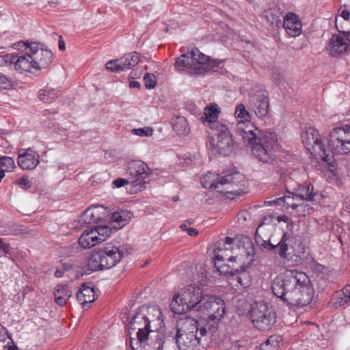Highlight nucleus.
<instances>
[{
	"mask_svg": "<svg viewBox=\"0 0 350 350\" xmlns=\"http://www.w3.org/2000/svg\"><path fill=\"white\" fill-rule=\"evenodd\" d=\"M178 313L183 317H176V334H197L200 337L204 336L207 333V328L205 327H199V323L194 319Z\"/></svg>",
	"mask_w": 350,
	"mask_h": 350,
	"instance_id": "nucleus-18",
	"label": "nucleus"
},
{
	"mask_svg": "<svg viewBox=\"0 0 350 350\" xmlns=\"http://www.w3.org/2000/svg\"><path fill=\"white\" fill-rule=\"evenodd\" d=\"M301 200V198L296 195L288 193V195H285L282 198H277L274 202L278 206H283L287 211L291 209V211H293L296 204L299 203Z\"/></svg>",
	"mask_w": 350,
	"mask_h": 350,
	"instance_id": "nucleus-35",
	"label": "nucleus"
},
{
	"mask_svg": "<svg viewBox=\"0 0 350 350\" xmlns=\"http://www.w3.org/2000/svg\"><path fill=\"white\" fill-rule=\"evenodd\" d=\"M5 55H0V66H3L4 64H9V62L5 61V59L4 58Z\"/></svg>",
	"mask_w": 350,
	"mask_h": 350,
	"instance_id": "nucleus-57",
	"label": "nucleus"
},
{
	"mask_svg": "<svg viewBox=\"0 0 350 350\" xmlns=\"http://www.w3.org/2000/svg\"><path fill=\"white\" fill-rule=\"evenodd\" d=\"M273 293L289 306L303 308L309 305L314 291L307 274L297 269H286L272 282Z\"/></svg>",
	"mask_w": 350,
	"mask_h": 350,
	"instance_id": "nucleus-2",
	"label": "nucleus"
},
{
	"mask_svg": "<svg viewBox=\"0 0 350 350\" xmlns=\"http://www.w3.org/2000/svg\"><path fill=\"white\" fill-rule=\"evenodd\" d=\"M96 234L93 228L84 230L78 240L80 246L83 249H90L100 243Z\"/></svg>",
	"mask_w": 350,
	"mask_h": 350,
	"instance_id": "nucleus-30",
	"label": "nucleus"
},
{
	"mask_svg": "<svg viewBox=\"0 0 350 350\" xmlns=\"http://www.w3.org/2000/svg\"><path fill=\"white\" fill-rule=\"evenodd\" d=\"M266 226L264 224H260L256 230V241L258 244L262 245L265 248L271 250L275 249L277 253L281 257H286L288 250V242L289 237L286 232L282 233V238L280 241L273 239V236L270 237L268 239L263 238V232Z\"/></svg>",
	"mask_w": 350,
	"mask_h": 350,
	"instance_id": "nucleus-14",
	"label": "nucleus"
},
{
	"mask_svg": "<svg viewBox=\"0 0 350 350\" xmlns=\"http://www.w3.org/2000/svg\"><path fill=\"white\" fill-rule=\"evenodd\" d=\"M234 239L230 237H226L224 239H221L216 243L217 248L215 250H221L223 254H225V250L229 249L232 251V245Z\"/></svg>",
	"mask_w": 350,
	"mask_h": 350,
	"instance_id": "nucleus-44",
	"label": "nucleus"
},
{
	"mask_svg": "<svg viewBox=\"0 0 350 350\" xmlns=\"http://www.w3.org/2000/svg\"><path fill=\"white\" fill-rule=\"evenodd\" d=\"M247 1L251 3L252 1V0H246Z\"/></svg>",
	"mask_w": 350,
	"mask_h": 350,
	"instance_id": "nucleus-62",
	"label": "nucleus"
},
{
	"mask_svg": "<svg viewBox=\"0 0 350 350\" xmlns=\"http://www.w3.org/2000/svg\"><path fill=\"white\" fill-rule=\"evenodd\" d=\"M11 247L9 244L5 243L3 239L0 238V253L9 254Z\"/></svg>",
	"mask_w": 350,
	"mask_h": 350,
	"instance_id": "nucleus-54",
	"label": "nucleus"
},
{
	"mask_svg": "<svg viewBox=\"0 0 350 350\" xmlns=\"http://www.w3.org/2000/svg\"><path fill=\"white\" fill-rule=\"evenodd\" d=\"M200 336L190 334H176V346L179 350H198Z\"/></svg>",
	"mask_w": 350,
	"mask_h": 350,
	"instance_id": "nucleus-27",
	"label": "nucleus"
},
{
	"mask_svg": "<svg viewBox=\"0 0 350 350\" xmlns=\"http://www.w3.org/2000/svg\"><path fill=\"white\" fill-rule=\"evenodd\" d=\"M328 146L335 154L350 153V125L333 129L329 132Z\"/></svg>",
	"mask_w": 350,
	"mask_h": 350,
	"instance_id": "nucleus-10",
	"label": "nucleus"
},
{
	"mask_svg": "<svg viewBox=\"0 0 350 350\" xmlns=\"http://www.w3.org/2000/svg\"><path fill=\"white\" fill-rule=\"evenodd\" d=\"M16 183L25 190L29 189L31 187V182L27 176H23L16 181Z\"/></svg>",
	"mask_w": 350,
	"mask_h": 350,
	"instance_id": "nucleus-51",
	"label": "nucleus"
},
{
	"mask_svg": "<svg viewBox=\"0 0 350 350\" xmlns=\"http://www.w3.org/2000/svg\"><path fill=\"white\" fill-rule=\"evenodd\" d=\"M219 113V108L216 104L207 105L204 108V116L201 118L204 122L215 123Z\"/></svg>",
	"mask_w": 350,
	"mask_h": 350,
	"instance_id": "nucleus-38",
	"label": "nucleus"
},
{
	"mask_svg": "<svg viewBox=\"0 0 350 350\" xmlns=\"http://www.w3.org/2000/svg\"><path fill=\"white\" fill-rule=\"evenodd\" d=\"M271 338V337H270V338L267 340V342H270Z\"/></svg>",
	"mask_w": 350,
	"mask_h": 350,
	"instance_id": "nucleus-61",
	"label": "nucleus"
},
{
	"mask_svg": "<svg viewBox=\"0 0 350 350\" xmlns=\"http://www.w3.org/2000/svg\"><path fill=\"white\" fill-rule=\"evenodd\" d=\"M336 27L339 34L333 35L329 40L326 49L332 57H337L350 51V31H345L338 25V18H335Z\"/></svg>",
	"mask_w": 350,
	"mask_h": 350,
	"instance_id": "nucleus-13",
	"label": "nucleus"
},
{
	"mask_svg": "<svg viewBox=\"0 0 350 350\" xmlns=\"http://www.w3.org/2000/svg\"><path fill=\"white\" fill-rule=\"evenodd\" d=\"M105 211L103 206H90L80 216L79 221L86 224L97 223L105 219Z\"/></svg>",
	"mask_w": 350,
	"mask_h": 350,
	"instance_id": "nucleus-26",
	"label": "nucleus"
},
{
	"mask_svg": "<svg viewBox=\"0 0 350 350\" xmlns=\"http://www.w3.org/2000/svg\"><path fill=\"white\" fill-rule=\"evenodd\" d=\"M290 219L286 215H280L278 217V221H284L286 223L289 222Z\"/></svg>",
	"mask_w": 350,
	"mask_h": 350,
	"instance_id": "nucleus-55",
	"label": "nucleus"
},
{
	"mask_svg": "<svg viewBox=\"0 0 350 350\" xmlns=\"http://www.w3.org/2000/svg\"><path fill=\"white\" fill-rule=\"evenodd\" d=\"M223 65V60L211 59L198 49H193L176 58V69L193 75H204Z\"/></svg>",
	"mask_w": 350,
	"mask_h": 350,
	"instance_id": "nucleus-4",
	"label": "nucleus"
},
{
	"mask_svg": "<svg viewBox=\"0 0 350 350\" xmlns=\"http://www.w3.org/2000/svg\"><path fill=\"white\" fill-rule=\"evenodd\" d=\"M146 309L139 307L133 317L129 325L133 331L137 330V339L131 338L130 346L132 350H161L163 345L170 342L172 343L174 337H163L159 332L156 334L155 340L149 337L150 332H154L146 319Z\"/></svg>",
	"mask_w": 350,
	"mask_h": 350,
	"instance_id": "nucleus-3",
	"label": "nucleus"
},
{
	"mask_svg": "<svg viewBox=\"0 0 350 350\" xmlns=\"http://www.w3.org/2000/svg\"><path fill=\"white\" fill-rule=\"evenodd\" d=\"M234 116L238 119V121L251 120V115L243 104H239L237 105L234 111Z\"/></svg>",
	"mask_w": 350,
	"mask_h": 350,
	"instance_id": "nucleus-40",
	"label": "nucleus"
},
{
	"mask_svg": "<svg viewBox=\"0 0 350 350\" xmlns=\"http://www.w3.org/2000/svg\"><path fill=\"white\" fill-rule=\"evenodd\" d=\"M229 254L228 252L223 254L221 250H215L214 252V264L217 272L220 275H234L230 263H226L228 261Z\"/></svg>",
	"mask_w": 350,
	"mask_h": 350,
	"instance_id": "nucleus-28",
	"label": "nucleus"
},
{
	"mask_svg": "<svg viewBox=\"0 0 350 350\" xmlns=\"http://www.w3.org/2000/svg\"><path fill=\"white\" fill-rule=\"evenodd\" d=\"M150 173V170L145 163L140 161L129 163L126 174L135 192L141 191L144 187L145 179Z\"/></svg>",
	"mask_w": 350,
	"mask_h": 350,
	"instance_id": "nucleus-15",
	"label": "nucleus"
},
{
	"mask_svg": "<svg viewBox=\"0 0 350 350\" xmlns=\"http://www.w3.org/2000/svg\"><path fill=\"white\" fill-rule=\"evenodd\" d=\"M191 310L205 319L210 331H214L226 313V304L222 298L204 293L198 286L189 285L176 293V314Z\"/></svg>",
	"mask_w": 350,
	"mask_h": 350,
	"instance_id": "nucleus-1",
	"label": "nucleus"
},
{
	"mask_svg": "<svg viewBox=\"0 0 350 350\" xmlns=\"http://www.w3.org/2000/svg\"><path fill=\"white\" fill-rule=\"evenodd\" d=\"M178 159L179 163H176V165H179L183 167L190 165L193 161L191 154H189L188 156L185 154V157H179Z\"/></svg>",
	"mask_w": 350,
	"mask_h": 350,
	"instance_id": "nucleus-53",
	"label": "nucleus"
},
{
	"mask_svg": "<svg viewBox=\"0 0 350 350\" xmlns=\"http://www.w3.org/2000/svg\"><path fill=\"white\" fill-rule=\"evenodd\" d=\"M28 45L30 57L33 59L34 63V70L46 68L52 63L53 54L51 51L36 42H31Z\"/></svg>",
	"mask_w": 350,
	"mask_h": 350,
	"instance_id": "nucleus-17",
	"label": "nucleus"
},
{
	"mask_svg": "<svg viewBox=\"0 0 350 350\" xmlns=\"http://www.w3.org/2000/svg\"><path fill=\"white\" fill-rule=\"evenodd\" d=\"M0 168L4 172H13L16 168L14 160L10 157H1L0 158Z\"/></svg>",
	"mask_w": 350,
	"mask_h": 350,
	"instance_id": "nucleus-41",
	"label": "nucleus"
},
{
	"mask_svg": "<svg viewBox=\"0 0 350 350\" xmlns=\"http://www.w3.org/2000/svg\"><path fill=\"white\" fill-rule=\"evenodd\" d=\"M224 176H221L217 174L208 172L202 176L201 178V184L202 187L208 189H215L219 193V185H221L223 181H221Z\"/></svg>",
	"mask_w": 350,
	"mask_h": 350,
	"instance_id": "nucleus-32",
	"label": "nucleus"
},
{
	"mask_svg": "<svg viewBox=\"0 0 350 350\" xmlns=\"http://www.w3.org/2000/svg\"><path fill=\"white\" fill-rule=\"evenodd\" d=\"M76 298L83 307L92 303L96 299L94 288L87 286L85 284H82L76 293Z\"/></svg>",
	"mask_w": 350,
	"mask_h": 350,
	"instance_id": "nucleus-29",
	"label": "nucleus"
},
{
	"mask_svg": "<svg viewBox=\"0 0 350 350\" xmlns=\"http://www.w3.org/2000/svg\"><path fill=\"white\" fill-rule=\"evenodd\" d=\"M24 47V53H8L5 54V61L9 62L10 66H13L14 68L22 73L23 72H33L34 70V63L33 59L30 57L28 43L23 41L15 43L14 49H21Z\"/></svg>",
	"mask_w": 350,
	"mask_h": 350,
	"instance_id": "nucleus-11",
	"label": "nucleus"
},
{
	"mask_svg": "<svg viewBox=\"0 0 350 350\" xmlns=\"http://www.w3.org/2000/svg\"><path fill=\"white\" fill-rule=\"evenodd\" d=\"M58 91L50 88H46L39 91L40 100L45 103L52 102L58 97Z\"/></svg>",
	"mask_w": 350,
	"mask_h": 350,
	"instance_id": "nucleus-39",
	"label": "nucleus"
},
{
	"mask_svg": "<svg viewBox=\"0 0 350 350\" xmlns=\"http://www.w3.org/2000/svg\"><path fill=\"white\" fill-rule=\"evenodd\" d=\"M139 62V55L137 53H128L123 57L110 60L106 64L107 70L113 72H120L131 69Z\"/></svg>",
	"mask_w": 350,
	"mask_h": 350,
	"instance_id": "nucleus-19",
	"label": "nucleus"
},
{
	"mask_svg": "<svg viewBox=\"0 0 350 350\" xmlns=\"http://www.w3.org/2000/svg\"><path fill=\"white\" fill-rule=\"evenodd\" d=\"M265 17L269 22L276 27H279L282 24V20L284 18L282 12L278 6H274L267 10Z\"/></svg>",
	"mask_w": 350,
	"mask_h": 350,
	"instance_id": "nucleus-37",
	"label": "nucleus"
},
{
	"mask_svg": "<svg viewBox=\"0 0 350 350\" xmlns=\"http://www.w3.org/2000/svg\"><path fill=\"white\" fill-rule=\"evenodd\" d=\"M221 181L223 182L218 185L220 193L240 196L245 188V177L239 172L229 174L224 176Z\"/></svg>",
	"mask_w": 350,
	"mask_h": 350,
	"instance_id": "nucleus-16",
	"label": "nucleus"
},
{
	"mask_svg": "<svg viewBox=\"0 0 350 350\" xmlns=\"http://www.w3.org/2000/svg\"><path fill=\"white\" fill-rule=\"evenodd\" d=\"M129 87L131 88H139L140 87V83L137 81H132L129 83Z\"/></svg>",
	"mask_w": 350,
	"mask_h": 350,
	"instance_id": "nucleus-56",
	"label": "nucleus"
},
{
	"mask_svg": "<svg viewBox=\"0 0 350 350\" xmlns=\"http://www.w3.org/2000/svg\"><path fill=\"white\" fill-rule=\"evenodd\" d=\"M247 248L244 246L239 247V253L235 256L232 255V252L229 249L225 250V253L229 254L228 262L230 263L234 275L237 273L245 271L251 262L254 260V249L253 243L248 239L247 241Z\"/></svg>",
	"mask_w": 350,
	"mask_h": 350,
	"instance_id": "nucleus-12",
	"label": "nucleus"
},
{
	"mask_svg": "<svg viewBox=\"0 0 350 350\" xmlns=\"http://www.w3.org/2000/svg\"><path fill=\"white\" fill-rule=\"evenodd\" d=\"M71 295V289L66 284L57 285L54 291L55 302L60 306H64Z\"/></svg>",
	"mask_w": 350,
	"mask_h": 350,
	"instance_id": "nucleus-33",
	"label": "nucleus"
},
{
	"mask_svg": "<svg viewBox=\"0 0 350 350\" xmlns=\"http://www.w3.org/2000/svg\"><path fill=\"white\" fill-rule=\"evenodd\" d=\"M93 230H96L100 243L103 242L111 234V228L108 226H98Z\"/></svg>",
	"mask_w": 350,
	"mask_h": 350,
	"instance_id": "nucleus-42",
	"label": "nucleus"
},
{
	"mask_svg": "<svg viewBox=\"0 0 350 350\" xmlns=\"http://www.w3.org/2000/svg\"><path fill=\"white\" fill-rule=\"evenodd\" d=\"M250 318L254 326L262 331L269 330L275 323V314L263 301L252 305Z\"/></svg>",
	"mask_w": 350,
	"mask_h": 350,
	"instance_id": "nucleus-9",
	"label": "nucleus"
},
{
	"mask_svg": "<svg viewBox=\"0 0 350 350\" xmlns=\"http://www.w3.org/2000/svg\"><path fill=\"white\" fill-rule=\"evenodd\" d=\"M131 183L129 178H117L112 182V187L113 188H120L123 186H125L128 184Z\"/></svg>",
	"mask_w": 350,
	"mask_h": 350,
	"instance_id": "nucleus-52",
	"label": "nucleus"
},
{
	"mask_svg": "<svg viewBox=\"0 0 350 350\" xmlns=\"http://www.w3.org/2000/svg\"><path fill=\"white\" fill-rule=\"evenodd\" d=\"M144 81L148 89H152L156 85L155 77L152 74L146 73L144 77Z\"/></svg>",
	"mask_w": 350,
	"mask_h": 350,
	"instance_id": "nucleus-50",
	"label": "nucleus"
},
{
	"mask_svg": "<svg viewBox=\"0 0 350 350\" xmlns=\"http://www.w3.org/2000/svg\"><path fill=\"white\" fill-rule=\"evenodd\" d=\"M206 146L215 153L230 154L232 152L233 142L228 127L217 123L216 133L210 137Z\"/></svg>",
	"mask_w": 350,
	"mask_h": 350,
	"instance_id": "nucleus-8",
	"label": "nucleus"
},
{
	"mask_svg": "<svg viewBox=\"0 0 350 350\" xmlns=\"http://www.w3.org/2000/svg\"><path fill=\"white\" fill-rule=\"evenodd\" d=\"M59 48L61 51L65 50L66 46H65V43L64 41H62V40L59 41Z\"/></svg>",
	"mask_w": 350,
	"mask_h": 350,
	"instance_id": "nucleus-59",
	"label": "nucleus"
},
{
	"mask_svg": "<svg viewBox=\"0 0 350 350\" xmlns=\"http://www.w3.org/2000/svg\"><path fill=\"white\" fill-rule=\"evenodd\" d=\"M40 156L31 148H22L18 151L17 163L24 170H34L40 163Z\"/></svg>",
	"mask_w": 350,
	"mask_h": 350,
	"instance_id": "nucleus-21",
	"label": "nucleus"
},
{
	"mask_svg": "<svg viewBox=\"0 0 350 350\" xmlns=\"http://www.w3.org/2000/svg\"><path fill=\"white\" fill-rule=\"evenodd\" d=\"M334 307H340L350 301V285L345 286L341 291H336L332 297Z\"/></svg>",
	"mask_w": 350,
	"mask_h": 350,
	"instance_id": "nucleus-34",
	"label": "nucleus"
},
{
	"mask_svg": "<svg viewBox=\"0 0 350 350\" xmlns=\"http://www.w3.org/2000/svg\"><path fill=\"white\" fill-rule=\"evenodd\" d=\"M235 275V280L242 286L246 287L250 284V280L249 275L245 271H242Z\"/></svg>",
	"mask_w": 350,
	"mask_h": 350,
	"instance_id": "nucleus-45",
	"label": "nucleus"
},
{
	"mask_svg": "<svg viewBox=\"0 0 350 350\" xmlns=\"http://www.w3.org/2000/svg\"><path fill=\"white\" fill-rule=\"evenodd\" d=\"M175 301V295L173 296L172 299V303L170 304V308L173 313H175V307L174 306V301Z\"/></svg>",
	"mask_w": 350,
	"mask_h": 350,
	"instance_id": "nucleus-60",
	"label": "nucleus"
},
{
	"mask_svg": "<svg viewBox=\"0 0 350 350\" xmlns=\"http://www.w3.org/2000/svg\"><path fill=\"white\" fill-rule=\"evenodd\" d=\"M191 223L189 221H185L180 226V228L186 232L191 237H196L198 234V230L195 228L191 227Z\"/></svg>",
	"mask_w": 350,
	"mask_h": 350,
	"instance_id": "nucleus-46",
	"label": "nucleus"
},
{
	"mask_svg": "<svg viewBox=\"0 0 350 350\" xmlns=\"http://www.w3.org/2000/svg\"><path fill=\"white\" fill-rule=\"evenodd\" d=\"M148 324L152 329L159 330L164 327V321L161 310L157 306H142Z\"/></svg>",
	"mask_w": 350,
	"mask_h": 350,
	"instance_id": "nucleus-25",
	"label": "nucleus"
},
{
	"mask_svg": "<svg viewBox=\"0 0 350 350\" xmlns=\"http://www.w3.org/2000/svg\"><path fill=\"white\" fill-rule=\"evenodd\" d=\"M282 24L286 33L291 37H297L302 32V23L299 17L293 12L286 14Z\"/></svg>",
	"mask_w": 350,
	"mask_h": 350,
	"instance_id": "nucleus-24",
	"label": "nucleus"
},
{
	"mask_svg": "<svg viewBox=\"0 0 350 350\" xmlns=\"http://www.w3.org/2000/svg\"><path fill=\"white\" fill-rule=\"evenodd\" d=\"M263 132L258 130L251 120L238 121L236 125L237 134L241 136L244 143L247 145L252 144Z\"/></svg>",
	"mask_w": 350,
	"mask_h": 350,
	"instance_id": "nucleus-23",
	"label": "nucleus"
},
{
	"mask_svg": "<svg viewBox=\"0 0 350 350\" xmlns=\"http://www.w3.org/2000/svg\"><path fill=\"white\" fill-rule=\"evenodd\" d=\"M179 125L183 128V131H180V129H178V131H176V135L180 136H186L190 133L187 120L185 118L176 117V127Z\"/></svg>",
	"mask_w": 350,
	"mask_h": 350,
	"instance_id": "nucleus-43",
	"label": "nucleus"
},
{
	"mask_svg": "<svg viewBox=\"0 0 350 350\" xmlns=\"http://www.w3.org/2000/svg\"><path fill=\"white\" fill-rule=\"evenodd\" d=\"M336 18H338L339 26H341L340 25V18L346 21H350V12L347 9V6L345 5L340 6V9L338 10V15L336 17Z\"/></svg>",
	"mask_w": 350,
	"mask_h": 350,
	"instance_id": "nucleus-48",
	"label": "nucleus"
},
{
	"mask_svg": "<svg viewBox=\"0 0 350 350\" xmlns=\"http://www.w3.org/2000/svg\"><path fill=\"white\" fill-rule=\"evenodd\" d=\"M133 213L125 209H118L113 213L110 217L111 223L115 224L114 227L121 228L130 221Z\"/></svg>",
	"mask_w": 350,
	"mask_h": 350,
	"instance_id": "nucleus-31",
	"label": "nucleus"
},
{
	"mask_svg": "<svg viewBox=\"0 0 350 350\" xmlns=\"http://www.w3.org/2000/svg\"><path fill=\"white\" fill-rule=\"evenodd\" d=\"M285 187L288 193L295 194L300 198H304L306 200H313L315 193H313V186L308 183L303 185L293 181L291 178L285 180Z\"/></svg>",
	"mask_w": 350,
	"mask_h": 350,
	"instance_id": "nucleus-22",
	"label": "nucleus"
},
{
	"mask_svg": "<svg viewBox=\"0 0 350 350\" xmlns=\"http://www.w3.org/2000/svg\"><path fill=\"white\" fill-rule=\"evenodd\" d=\"M250 146L259 161L270 163L275 160V152L278 148L277 135L273 132L264 131Z\"/></svg>",
	"mask_w": 350,
	"mask_h": 350,
	"instance_id": "nucleus-6",
	"label": "nucleus"
},
{
	"mask_svg": "<svg viewBox=\"0 0 350 350\" xmlns=\"http://www.w3.org/2000/svg\"><path fill=\"white\" fill-rule=\"evenodd\" d=\"M301 139L308 152L317 159L329 163L332 156L326 153L325 146L319 131L309 127L301 133Z\"/></svg>",
	"mask_w": 350,
	"mask_h": 350,
	"instance_id": "nucleus-7",
	"label": "nucleus"
},
{
	"mask_svg": "<svg viewBox=\"0 0 350 350\" xmlns=\"http://www.w3.org/2000/svg\"><path fill=\"white\" fill-rule=\"evenodd\" d=\"M128 254L126 249L107 243L92 250L88 266L92 271L109 269L115 267Z\"/></svg>",
	"mask_w": 350,
	"mask_h": 350,
	"instance_id": "nucleus-5",
	"label": "nucleus"
},
{
	"mask_svg": "<svg viewBox=\"0 0 350 350\" xmlns=\"http://www.w3.org/2000/svg\"><path fill=\"white\" fill-rule=\"evenodd\" d=\"M12 81L4 74L0 72V89L8 90L12 88Z\"/></svg>",
	"mask_w": 350,
	"mask_h": 350,
	"instance_id": "nucleus-47",
	"label": "nucleus"
},
{
	"mask_svg": "<svg viewBox=\"0 0 350 350\" xmlns=\"http://www.w3.org/2000/svg\"><path fill=\"white\" fill-rule=\"evenodd\" d=\"M313 200H306L301 198L299 203L296 204L293 211H290L291 213L295 215L297 217H306L310 215L313 211Z\"/></svg>",
	"mask_w": 350,
	"mask_h": 350,
	"instance_id": "nucleus-36",
	"label": "nucleus"
},
{
	"mask_svg": "<svg viewBox=\"0 0 350 350\" xmlns=\"http://www.w3.org/2000/svg\"><path fill=\"white\" fill-rule=\"evenodd\" d=\"M132 133L140 137H149L153 133V130L149 127L134 129Z\"/></svg>",
	"mask_w": 350,
	"mask_h": 350,
	"instance_id": "nucleus-49",
	"label": "nucleus"
},
{
	"mask_svg": "<svg viewBox=\"0 0 350 350\" xmlns=\"http://www.w3.org/2000/svg\"><path fill=\"white\" fill-rule=\"evenodd\" d=\"M250 107L259 118L265 117L268 113V94L265 91H257L250 96Z\"/></svg>",
	"mask_w": 350,
	"mask_h": 350,
	"instance_id": "nucleus-20",
	"label": "nucleus"
},
{
	"mask_svg": "<svg viewBox=\"0 0 350 350\" xmlns=\"http://www.w3.org/2000/svg\"><path fill=\"white\" fill-rule=\"evenodd\" d=\"M64 271L60 269H57L55 272V276L57 278H62L63 276Z\"/></svg>",
	"mask_w": 350,
	"mask_h": 350,
	"instance_id": "nucleus-58",
	"label": "nucleus"
}]
</instances>
